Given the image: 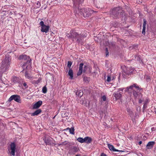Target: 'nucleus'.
Here are the masks:
<instances>
[{
  "mask_svg": "<svg viewBox=\"0 0 156 156\" xmlns=\"http://www.w3.org/2000/svg\"><path fill=\"white\" fill-rule=\"evenodd\" d=\"M1 124H2V123H1V120L0 119V125H1Z\"/></svg>",
  "mask_w": 156,
  "mask_h": 156,
  "instance_id": "nucleus-49",
  "label": "nucleus"
},
{
  "mask_svg": "<svg viewBox=\"0 0 156 156\" xmlns=\"http://www.w3.org/2000/svg\"><path fill=\"white\" fill-rule=\"evenodd\" d=\"M137 110H139V109L137 108Z\"/></svg>",
  "mask_w": 156,
  "mask_h": 156,
  "instance_id": "nucleus-53",
  "label": "nucleus"
},
{
  "mask_svg": "<svg viewBox=\"0 0 156 156\" xmlns=\"http://www.w3.org/2000/svg\"><path fill=\"white\" fill-rule=\"evenodd\" d=\"M49 27L45 25L41 27V31L42 32L47 33L48 31Z\"/></svg>",
  "mask_w": 156,
  "mask_h": 156,
  "instance_id": "nucleus-17",
  "label": "nucleus"
},
{
  "mask_svg": "<svg viewBox=\"0 0 156 156\" xmlns=\"http://www.w3.org/2000/svg\"><path fill=\"white\" fill-rule=\"evenodd\" d=\"M154 128H151V130H152V131H153L154 130Z\"/></svg>",
  "mask_w": 156,
  "mask_h": 156,
  "instance_id": "nucleus-48",
  "label": "nucleus"
},
{
  "mask_svg": "<svg viewBox=\"0 0 156 156\" xmlns=\"http://www.w3.org/2000/svg\"><path fill=\"white\" fill-rule=\"evenodd\" d=\"M108 48H105V54L107 56V55H108Z\"/></svg>",
  "mask_w": 156,
  "mask_h": 156,
  "instance_id": "nucleus-36",
  "label": "nucleus"
},
{
  "mask_svg": "<svg viewBox=\"0 0 156 156\" xmlns=\"http://www.w3.org/2000/svg\"><path fill=\"white\" fill-rule=\"evenodd\" d=\"M87 69V67L86 66H85L83 68V72L84 73L85 72Z\"/></svg>",
  "mask_w": 156,
  "mask_h": 156,
  "instance_id": "nucleus-39",
  "label": "nucleus"
},
{
  "mask_svg": "<svg viewBox=\"0 0 156 156\" xmlns=\"http://www.w3.org/2000/svg\"><path fill=\"white\" fill-rule=\"evenodd\" d=\"M42 111L41 109H39L36 110L34 113H32L31 114L32 116H35L38 115L41 113Z\"/></svg>",
  "mask_w": 156,
  "mask_h": 156,
  "instance_id": "nucleus-21",
  "label": "nucleus"
},
{
  "mask_svg": "<svg viewBox=\"0 0 156 156\" xmlns=\"http://www.w3.org/2000/svg\"><path fill=\"white\" fill-rule=\"evenodd\" d=\"M122 10L120 7H117L114 8L110 11V16L114 19H116L121 17V15H122Z\"/></svg>",
  "mask_w": 156,
  "mask_h": 156,
  "instance_id": "nucleus-5",
  "label": "nucleus"
},
{
  "mask_svg": "<svg viewBox=\"0 0 156 156\" xmlns=\"http://www.w3.org/2000/svg\"><path fill=\"white\" fill-rule=\"evenodd\" d=\"M68 142L67 141H65L64 142H62L61 144H60L62 145L66 146V145L67 144Z\"/></svg>",
  "mask_w": 156,
  "mask_h": 156,
  "instance_id": "nucleus-33",
  "label": "nucleus"
},
{
  "mask_svg": "<svg viewBox=\"0 0 156 156\" xmlns=\"http://www.w3.org/2000/svg\"><path fill=\"white\" fill-rule=\"evenodd\" d=\"M11 80L12 82L15 83H18L20 82L19 78L16 76L13 77Z\"/></svg>",
  "mask_w": 156,
  "mask_h": 156,
  "instance_id": "nucleus-22",
  "label": "nucleus"
},
{
  "mask_svg": "<svg viewBox=\"0 0 156 156\" xmlns=\"http://www.w3.org/2000/svg\"><path fill=\"white\" fill-rule=\"evenodd\" d=\"M155 142L154 141H150L147 144L146 146V148L147 149H152L154 145L155 144Z\"/></svg>",
  "mask_w": 156,
  "mask_h": 156,
  "instance_id": "nucleus-14",
  "label": "nucleus"
},
{
  "mask_svg": "<svg viewBox=\"0 0 156 156\" xmlns=\"http://www.w3.org/2000/svg\"><path fill=\"white\" fill-rule=\"evenodd\" d=\"M75 156H80L78 155H76Z\"/></svg>",
  "mask_w": 156,
  "mask_h": 156,
  "instance_id": "nucleus-51",
  "label": "nucleus"
},
{
  "mask_svg": "<svg viewBox=\"0 0 156 156\" xmlns=\"http://www.w3.org/2000/svg\"><path fill=\"white\" fill-rule=\"evenodd\" d=\"M84 0H73V8H74V10H76L77 9V4H80Z\"/></svg>",
  "mask_w": 156,
  "mask_h": 156,
  "instance_id": "nucleus-11",
  "label": "nucleus"
},
{
  "mask_svg": "<svg viewBox=\"0 0 156 156\" xmlns=\"http://www.w3.org/2000/svg\"><path fill=\"white\" fill-rule=\"evenodd\" d=\"M40 24L41 26V27L45 25L44 24V22L43 21H41L40 22Z\"/></svg>",
  "mask_w": 156,
  "mask_h": 156,
  "instance_id": "nucleus-42",
  "label": "nucleus"
},
{
  "mask_svg": "<svg viewBox=\"0 0 156 156\" xmlns=\"http://www.w3.org/2000/svg\"><path fill=\"white\" fill-rule=\"evenodd\" d=\"M126 111H127V112H128L130 114H132V112L131 110L129 108H127Z\"/></svg>",
  "mask_w": 156,
  "mask_h": 156,
  "instance_id": "nucleus-31",
  "label": "nucleus"
},
{
  "mask_svg": "<svg viewBox=\"0 0 156 156\" xmlns=\"http://www.w3.org/2000/svg\"><path fill=\"white\" fill-rule=\"evenodd\" d=\"M146 80L147 82L150 81V77L148 76H146Z\"/></svg>",
  "mask_w": 156,
  "mask_h": 156,
  "instance_id": "nucleus-37",
  "label": "nucleus"
},
{
  "mask_svg": "<svg viewBox=\"0 0 156 156\" xmlns=\"http://www.w3.org/2000/svg\"><path fill=\"white\" fill-rule=\"evenodd\" d=\"M11 59L10 56L8 54L6 55L4 60L2 61V64L0 68V76H2V74L8 69L10 64Z\"/></svg>",
  "mask_w": 156,
  "mask_h": 156,
  "instance_id": "nucleus-1",
  "label": "nucleus"
},
{
  "mask_svg": "<svg viewBox=\"0 0 156 156\" xmlns=\"http://www.w3.org/2000/svg\"><path fill=\"white\" fill-rule=\"evenodd\" d=\"M73 145V143L68 142L66 145V147H69Z\"/></svg>",
  "mask_w": 156,
  "mask_h": 156,
  "instance_id": "nucleus-29",
  "label": "nucleus"
},
{
  "mask_svg": "<svg viewBox=\"0 0 156 156\" xmlns=\"http://www.w3.org/2000/svg\"><path fill=\"white\" fill-rule=\"evenodd\" d=\"M139 98V103H141L143 101V100H142L140 98H139V97H138Z\"/></svg>",
  "mask_w": 156,
  "mask_h": 156,
  "instance_id": "nucleus-43",
  "label": "nucleus"
},
{
  "mask_svg": "<svg viewBox=\"0 0 156 156\" xmlns=\"http://www.w3.org/2000/svg\"><path fill=\"white\" fill-rule=\"evenodd\" d=\"M85 141L84 143H86L87 144L90 143L92 141V139L89 137L87 136L84 138Z\"/></svg>",
  "mask_w": 156,
  "mask_h": 156,
  "instance_id": "nucleus-20",
  "label": "nucleus"
},
{
  "mask_svg": "<svg viewBox=\"0 0 156 156\" xmlns=\"http://www.w3.org/2000/svg\"><path fill=\"white\" fill-rule=\"evenodd\" d=\"M65 130H69L70 133L71 134H74V127H71V128H67Z\"/></svg>",
  "mask_w": 156,
  "mask_h": 156,
  "instance_id": "nucleus-24",
  "label": "nucleus"
},
{
  "mask_svg": "<svg viewBox=\"0 0 156 156\" xmlns=\"http://www.w3.org/2000/svg\"><path fill=\"white\" fill-rule=\"evenodd\" d=\"M149 102V100L147 98H146L144 101V105L143 107V112L147 108L148 103Z\"/></svg>",
  "mask_w": 156,
  "mask_h": 156,
  "instance_id": "nucleus-19",
  "label": "nucleus"
},
{
  "mask_svg": "<svg viewBox=\"0 0 156 156\" xmlns=\"http://www.w3.org/2000/svg\"><path fill=\"white\" fill-rule=\"evenodd\" d=\"M23 85L24 86V88L25 89H26L28 87V86H27L26 83H23Z\"/></svg>",
  "mask_w": 156,
  "mask_h": 156,
  "instance_id": "nucleus-40",
  "label": "nucleus"
},
{
  "mask_svg": "<svg viewBox=\"0 0 156 156\" xmlns=\"http://www.w3.org/2000/svg\"><path fill=\"white\" fill-rule=\"evenodd\" d=\"M123 90V88H119L118 89V91L119 92V93H120V91H122Z\"/></svg>",
  "mask_w": 156,
  "mask_h": 156,
  "instance_id": "nucleus-44",
  "label": "nucleus"
},
{
  "mask_svg": "<svg viewBox=\"0 0 156 156\" xmlns=\"http://www.w3.org/2000/svg\"><path fill=\"white\" fill-rule=\"evenodd\" d=\"M124 73L126 75L129 76L133 74L135 72L134 69L131 67H126L123 69Z\"/></svg>",
  "mask_w": 156,
  "mask_h": 156,
  "instance_id": "nucleus-6",
  "label": "nucleus"
},
{
  "mask_svg": "<svg viewBox=\"0 0 156 156\" xmlns=\"http://www.w3.org/2000/svg\"><path fill=\"white\" fill-rule=\"evenodd\" d=\"M112 97L113 100L116 101L121 98L122 95L120 93H114L112 94Z\"/></svg>",
  "mask_w": 156,
  "mask_h": 156,
  "instance_id": "nucleus-12",
  "label": "nucleus"
},
{
  "mask_svg": "<svg viewBox=\"0 0 156 156\" xmlns=\"http://www.w3.org/2000/svg\"><path fill=\"white\" fill-rule=\"evenodd\" d=\"M108 147L109 148V149L110 150L112 151H118V152L119 151V152H125V151H120V150H118L115 149V148L114 147V146L113 145H112L110 144H108Z\"/></svg>",
  "mask_w": 156,
  "mask_h": 156,
  "instance_id": "nucleus-16",
  "label": "nucleus"
},
{
  "mask_svg": "<svg viewBox=\"0 0 156 156\" xmlns=\"http://www.w3.org/2000/svg\"><path fill=\"white\" fill-rule=\"evenodd\" d=\"M78 150V148L76 146H73L70 148L69 152L71 154H74L77 152Z\"/></svg>",
  "mask_w": 156,
  "mask_h": 156,
  "instance_id": "nucleus-13",
  "label": "nucleus"
},
{
  "mask_svg": "<svg viewBox=\"0 0 156 156\" xmlns=\"http://www.w3.org/2000/svg\"><path fill=\"white\" fill-rule=\"evenodd\" d=\"M77 140L81 143H84L85 140H84V138H83L82 137H79L77 139Z\"/></svg>",
  "mask_w": 156,
  "mask_h": 156,
  "instance_id": "nucleus-26",
  "label": "nucleus"
},
{
  "mask_svg": "<svg viewBox=\"0 0 156 156\" xmlns=\"http://www.w3.org/2000/svg\"><path fill=\"white\" fill-rule=\"evenodd\" d=\"M41 81V80L40 79H38V80L36 82V83L37 84L38 83H39L40 81Z\"/></svg>",
  "mask_w": 156,
  "mask_h": 156,
  "instance_id": "nucleus-46",
  "label": "nucleus"
},
{
  "mask_svg": "<svg viewBox=\"0 0 156 156\" xmlns=\"http://www.w3.org/2000/svg\"><path fill=\"white\" fill-rule=\"evenodd\" d=\"M43 140L46 145H50L54 144L53 139L51 137H45Z\"/></svg>",
  "mask_w": 156,
  "mask_h": 156,
  "instance_id": "nucleus-10",
  "label": "nucleus"
},
{
  "mask_svg": "<svg viewBox=\"0 0 156 156\" xmlns=\"http://www.w3.org/2000/svg\"><path fill=\"white\" fill-rule=\"evenodd\" d=\"M12 100H14L16 102L20 103L21 102L20 96L17 95H12L9 98L8 101L10 102Z\"/></svg>",
  "mask_w": 156,
  "mask_h": 156,
  "instance_id": "nucleus-8",
  "label": "nucleus"
},
{
  "mask_svg": "<svg viewBox=\"0 0 156 156\" xmlns=\"http://www.w3.org/2000/svg\"><path fill=\"white\" fill-rule=\"evenodd\" d=\"M142 143V142L141 141H140L139 142V143H138V144L139 145H140Z\"/></svg>",
  "mask_w": 156,
  "mask_h": 156,
  "instance_id": "nucleus-47",
  "label": "nucleus"
},
{
  "mask_svg": "<svg viewBox=\"0 0 156 156\" xmlns=\"http://www.w3.org/2000/svg\"><path fill=\"white\" fill-rule=\"evenodd\" d=\"M74 11L77 14L82 15L84 17H88L94 12V10L89 9L83 8L80 9L79 7Z\"/></svg>",
  "mask_w": 156,
  "mask_h": 156,
  "instance_id": "nucleus-3",
  "label": "nucleus"
},
{
  "mask_svg": "<svg viewBox=\"0 0 156 156\" xmlns=\"http://www.w3.org/2000/svg\"><path fill=\"white\" fill-rule=\"evenodd\" d=\"M16 149V145L15 143L13 142L11 143L10 145V148L9 150L10 151H9V152L11 155L15 156Z\"/></svg>",
  "mask_w": 156,
  "mask_h": 156,
  "instance_id": "nucleus-9",
  "label": "nucleus"
},
{
  "mask_svg": "<svg viewBox=\"0 0 156 156\" xmlns=\"http://www.w3.org/2000/svg\"><path fill=\"white\" fill-rule=\"evenodd\" d=\"M101 98L104 101H105L106 100V98L105 96L104 95Z\"/></svg>",
  "mask_w": 156,
  "mask_h": 156,
  "instance_id": "nucleus-41",
  "label": "nucleus"
},
{
  "mask_svg": "<svg viewBox=\"0 0 156 156\" xmlns=\"http://www.w3.org/2000/svg\"><path fill=\"white\" fill-rule=\"evenodd\" d=\"M72 64V62L71 61H68L67 63V66L69 69L70 68V67Z\"/></svg>",
  "mask_w": 156,
  "mask_h": 156,
  "instance_id": "nucleus-30",
  "label": "nucleus"
},
{
  "mask_svg": "<svg viewBox=\"0 0 156 156\" xmlns=\"http://www.w3.org/2000/svg\"><path fill=\"white\" fill-rule=\"evenodd\" d=\"M100 156H107L106 154H105L104 153H102L101 155Z\"/></svg>",
  "mask_w": 156,
  "mask_h": 156,
  "instance_id": "nucleus-45",
  "label": "nucleus"
},
{
  "mask_svg": "<svg viewBox=\"0 0 156 156\" xmlns=\"http://www.w3.org/2000/svg\"><path fill=\"white\" fill-rule=\"evenodd\" d=\"M83 94V93L81 90H79L76 92V95L80 97H81Z\"/></svg>",
  "mask_w": 156,
  "mask_h": 156,
  "instance_id": "nucleus-27",
  "label": "nucleus"
},
{
  "mask_svg": "<svg viewBox=\"0 0 156 156\" xmlns=\"http://www.w3.org/2000/svg\"><path fill=\"white\" fill-rule=\"evenodd\" d=\"M47 88L45 86L43 87L42 91L43 93L45 94L47 92Z\"/></svg>",
  "mask_w": 156,
  "mask_h": 156,
  "instance_id": "nucleus-28",
  "label": "nucleus"
},
{
  "mask_svg": "<svg viewBox=\"0 0 156 156\" xmlns=\"http://www.w3.org/2000/svg\"><path fill=\"white\" fill-rule=\"evenodd\" d=\"M134 57L136 60L140 62L141 60L140 56L137 55H134Z\"/></svg>",
  "mask_w": 156,
  "mask_h": 156,
  "instance_id": "nucleus-25",
  "label": "nucleus"
},
{
  "mask_svg": "<svg viewBox=\"0 0 156 156\" xmlns=\"http://www.w3.org/2000/svg\"><path fill=\"white\" fill-rule=\"evenodd\" d=\"M146 27H143V30L142 31V34L144 35L145 33Z\"/></svg>",
  "mask_w": 156,
  "mask_h": 156,
  "instance_id": "nucleus-35",
  "label": "nucleus"
},
{
  "mask_svg": "<svg viewBox=\"0 0 156 156\" xmlns=\"http://www.w3.org/2000/svg\"><path fill=\"white\" fill-rule=\"evenodd\" d=\"M83 64L82 63H80L79 65V70L77 73L78 76H80L81 75L83 72Z\"/></svg>",
  "mask_w": 156,
  "mask_h": 156,
  "instance_id": "nucleus-18",
  "label": "nucleus"
},
{
  "mask_svg": "<svg viewBox=\"0 0 156 156\" xmlns=\"http://www.w3.org/2000/svg\"><path fill=\"white\" fill-rule=\"evenodd\" d=\"M42 101H39L36 103L33 106V109H36L38 108L42 105Z\"/></svg>",
  "mask_w": 156,
  "mask_h": 156,
  "instance_id": "nucleus-15",
  "label": "nucleus"
},
{
  "mask_svg": "<svg viewBox=\"0 0 156 156\" xmlns=\"http://www.w3.org/2000/svg\"><path fill=\"white\" fill-rule=\"evenodd\" d=\"M144 23H143V27H146L147 21L145 19L143 20Z\"/></svg>",
  "mask_w": 156,
  "mask_h": 156,
  "instance_id": "nucleus-34",
  "label": "nucleus"
},
{
  "mask_svg": "<svg viewBox=\"0 0 156 156\" xmlns=\"http://www.w3.org/2000/svg\"><path fill=\"white\" fill-rule=\"evenodd\" d=\"M41 6V3L39 2H37V6L36 7L37 8H39Z\"/></svg>",
  "mask_w": 156,
  "mask_h": 156,
  "instance_id": "nucleus-38",
  "label": "nucleus"
},
{
  "mask_svg": "<svg viewBox=\"0 0 156 156\" xmlns=\"http://www.w3.org/2000/svg\"><path fill=\"white\" fill-rule=\"evenodd\" d=\"M68 75L70 76V79H72L73 77V72L71 69H69L68 72Z\"/></svg>",
  "mask_w": 156,
  "mask_h": 156,
  "instance_id": "nucleus-23",
  "label": "nucleus"
},
{
  "mask_svg": "<svg viewBox=\"0 0 156 156\" xmlns=\"http://www.w3.org/2000/svg\"><path fill=\"white\" fill-rule=\"evenodd\" d=\"M66 36L67 37L69 38H75L77 40V41L79 43L80 42V41L83 39V37L86 36L87 35H86L85 34L83 35V34L82 35L81 34H79L75 31L73 30L71 31L70 33L67 34Z\"/></svg>",
  "mask_w": 156,
  "mask_h": 156,
  "instance_id": "nucleus-4",
  "label": "nucleus"
},
{
  "mask_svg": "<svg viewBox=\"0 0 156 156\" xmlns=\"http://www.w3.org/2000/svg\"><path fill=\"white\" fill-rule=\"evenodd\" d=\"M137 110H139V109L137 108Z\"/></svg>",
  "mask_w": 156,
  "mask_h": 156,
  "instance_id": "nucleus-52",
  "label": "nucleus"
},
{
  "mask_svg": "<svg viewBox=\"0 0 156 156\" xmlns=\"http://www.w3.org/2000/svg\"><path fill=\"white\" fill-rule=\"evenodd\" d=\"M134 88L136 89L137 90H142V88L139 87L136 84L134 83L133 85L127 87L126 88V91L129 93L133 91V95L136 98H137V97L139 96L140 97V96H141L142 97V95H141L140 94L138 93L134 89Z\"/></svg>",
  "mask_w": 156,
  "mask_h": 156,
  "instance_id": "nucleus-2",
  "label": "nucleus"
},
{
  "mask_svg": "<svg viewBox=\"0 0 156 156\" xmlns=\"http://www.w3.org/2000/svg\"><path fill=\"white\" fill-rule=\"evenodd\" d=\"M19 59L20 60L23 59L24 60H26L27 62L25 64H24L23 66H26L27 64H28L30 65L31 62V59L30 58L29 56H27L26 55H20L19 57Z\"/></svg>",
  "mask_w": 156,
  "mask_h": 156,
  "instance_id": "nucleus-7",
  "label": "nucleus"
},
{
  "mask_svg": "<svg viewBox=\"0 0 156 156\" xmlns=\"http://www.w3.org/2000/svg\"><path fill=\"white\" fill-rule=\"evenodd\" d=\"M154 112H155V114H156V109L155 110Z\"/></svg>",
  "mask_w": 156,
  "mask_h": 156,
  "instance_id": "nucleus-50",
  "label": "nucleus"
},
{
  "mask_svg": "<svg viewBox=\"0 0 156 156\" xmlns=\"http://www.w3.org/2000/svg\"><path fill=\"white\" fill-rule=\"evenodd\" d=\"M106 80L108 83H109L111 80V77L110 76H107V79Z\"/></svg>",
  "mask_w": 156,
  "mask_h": 156,
  "instance_id": "nucleus-32",
  "label": "nucleus"
}]
</instances>
